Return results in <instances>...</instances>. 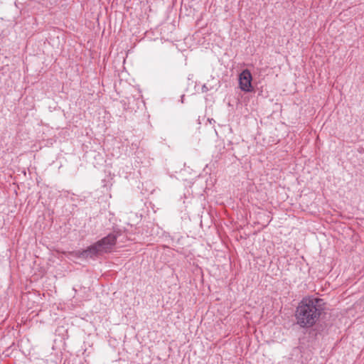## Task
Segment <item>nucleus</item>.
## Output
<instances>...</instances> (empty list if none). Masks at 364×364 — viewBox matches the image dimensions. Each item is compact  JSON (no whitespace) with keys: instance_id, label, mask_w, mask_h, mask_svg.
Masks as SVG:
<instances>
[{"instance_id":"f257e3e1","label":"nucleus","mask_w":364,"mask_h":364,"mask_svg":"<svg viewBox=\"0 0 364 364\" xmlns=\"http://www.w3.org/2000/svg\"><path fill=\"white\" fill-rule=\"evenodd\" d=\"M323 299L307 296L302 299L296 307L295 317L297 324L301 328L313 326L324 310Z\"/></svg>"},{"instance_id":"39448f33","label":"nucleus","mask_w":364,"mask_h":364,"mask_svg":"<svg viewBox=\"0 0 364 364\" xmlns=\"http://www.w3.org/2000/svg\"><path fill=\"white\" fill-rule=\"evenodd\" d=\"M184 97H185V96H184V95H183L181 96V100L182 103H183Z\"/></svg>"},{"instance_id":"f03ea898","label":"nucleus","mask_w":364,"mask_h":364,"mask_svg":"<svg viewBox=\"0 0 364 364\" xmlns=\"http://www.w3.org/2000/svg\"><path fill=\"white\" fill-rule=\"evenodd\" d=\"M116 242L117 236L111 233L91 245L87 249L76 252L75 255L83 259H95L105 253L111 252Z\"/></svg>"},{"instance_id":"20e7f679","label":"nucleus","mask_w":364,"mask_h":364,"mask_svg":"<svg viewBox=\"0 0 364 364\" xmlns=\"http://www.w3.org/2000/svg\"><path fill=\"white\" fill-rule=\"evenodd\" d=\"M201 90H202V92H208V87H207L205 85H203L202 86Z\"/></svg>"},{"instance_id":"7ed1b4c3","label":"nucleus","mask_w":364,"mask_h":364,"mask_svg":"<svg viewBox=\"0 0 364 364\" xmlns=\"http://www.w3.org/2000/svg\"><path fill=\"white\" fill-rule=\"evenodd\" d=\"M252 77L250 71L247 69L244 70L239 75L240 88L246 92L252 91Z\"/></svg>"}]
</instances>
